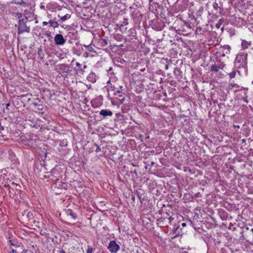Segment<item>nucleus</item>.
I'll return each mask as SVG.
<instances>
[{
  "label": "nucleus",
  "instance_id": "nucleus-1",
  "mask_svg": "<svg viewBox=\"0 0 253 253\" xmlns=\"http://www.w3.org/2000/svg\"><path fill=\"white\" fill-rule=\"evenodd\" d=\"M247 53L245 52H240L238 54L234 61L235 68H243L245 70L247 66Z\"/></svg>",
  "mask_w": 253,
  "mask_h": 253
},
{
  "label": "nucleus",
  "instance_id": "nucleus-42",
  "mask_svg": "<svg viewBox=\"0 0 253 253\" xmlns=\"http://www.w3.org/2000/svg\"><path fill=\"white\" fill-rule=\"evenodd\" d=\"M60 253H66L64 251L62 250V251H61Z\"/></svg>",
  "mask_w": 253,
  "mask_h": 253
},
{
  "label": "nucleus",
  "instance_id": "nucleus-57",
  "mask_svg": "<svg viewBox=\"0 0 253 253\" xmlns=\"http://www.w3.org/2000/svg\"><path fill=\"white\" fill-rule=\"evenodd\" d=\"M81 71H82L83 72H84V71L83 70V69H81Z\"/></svg>",
  "mask_w": 253,
  "mask_h": 253
},
{
  "label": "nucleus",
  "instance_id": "nucleus-40",
  "mask_svg": "<svg viewBox=\"0 0 253 253\" xmlns=\"http://www.w3.org/2000/svg\"><path fill=\"white\" fill-rule=\"evenodd\" d=\"M169 65L167 64V65H166V66H165V69L166 70H168V69H169Z\"/></svg>",
  "mask_w": 253,
  "mask_h": 253
},
{
  "label": "nucleus",
  "instance_id": "nucleus-3",
  "mask_svg": "<svg viewBox=\"0 0 253 253\" xmlns=\"http://www.w3.org/2000/svg\"><path fill=\"white\" fill-rule=\"evenodd\" d=\"M230 49L231 48L229 45H224L220 46L216 53L220 57H224L226 54L230 53Z\"/></svg>",
  "mask_w": 253,
  "mask_h": 253
},
{
  "label": "nucleus",
  "instance_id": "nucleus-26",
  "mask_svg": "<svg viewBox=\"0 0 253 253\" xmlns=\"http://www.w3.org/2000/svg\"><path fill=\"white\" fill-rule=\"evenodd\" d=\"M114 95L118 94L119 97H123L124 93L122 92V91H121L120 90H117L116 92H114Z\"/></svg>",
  "mask_w": 253,
  "mask_h": 253
},
{
  "label": "nucleus",
  "instance_id": "nucleus-31",
  "mask_svg": "<svg viewBox=\"0 0 253 253\" xmlns=\"http://www.w3.org/2000/svg\"><path fill=\"white\" fill-rule=\"evenodd\" d=\"M95 145L96 147V149L95 150V152H100L101 151V149L100 148L99 146L97 144H95Z\"/></svg>",
  "mask_w": 253,
  "mask_h": 253
},
{
  "label": "nucleus",
  "instance_id": "nucleus-51",
  "mask_svg": "<svg viewBox=\"0 0 253 253\" xmlns=\"http://www.w3.org/2000/svg\"><path fill=\"white\" fill-rule=\"evenodd\" d=\"M111 88H112L113 90H115V89H114V88H115V87L114 86H113H113H111Z\"/></svg>",
  "mask_w": 253,
  "mask_h": 253
},
{
  "label": "nucleus",
  "instance_id": "nucleus-54",
  "mask_svg": "<svg viewBox=\"0 0 253 253\" xmlns=\"http://www.w3.org/2000/svg\"><path fill=\"white\" fill-rule=\"evenodd\" d=\"M122 87H122V86H119V88H120V89H121Z\"/></svg>",
  "mask_w": 253,
  "mask_h": 253
},
{
  "label": "nucleus",
  "instance_id": "nucleus-9",
  "mask_svg": "<svg viewBox=\"0 0 253 253\" xmlns=\"http://www.w3.org/2000/svg\"><path fill=\"white\" fill-rule=\"evenodd\" d=\"M58 70V72L60 74L68 73L71 71L70 66L66 64H61L59 66Z\"/></svg>",
  "mask_w": 253,
  "mask_h": 253
},
{
  "label": "nucleus",
  "instance_id": "nucleus-56",
  "mask_svg": "<svg viewBox=\"0 0 253 253\" xmlns=\"http://www.w3.org/2000/svg\"><path fill=\"white\" fill-rule=\"evenodd\" d=\"M182 253H188L187 252H183Z\"/></svg>",
  "mask_w": 253,
  "mask_h": 253
},
{
  "label": "nucleus",
  "instance_id": "nucleus-4",
  "mask_svg": "<svg viewBox=\"0 0 253 253\" xmlns=\"http://www.w3.org/2000/svg\"><path fill=\"white\" fill-rule=\"evenodd\" d=\"M120 248V246L114 240L110 242L108 247L109 251L113 253H116L119 250Z\"/></svg>",
  "mask_w": 253,
  "mask_h": 253
},
{
  "label": "nucleus",
  "instance_id": "nucleus-59",
  "mask_svg": "<svg viewBox=\"0 0 253 253\" xmlns=\"http://www.w3.org/2000/svg\"><path fill=\"white\" fill-rule=\"evenodd\" d=\"M43 169H44V170H45V169H45V167H44V168H43Z\"/></svg>",
  "mask_w": 253,
  "mask_h": 253
},
{
  "label": "nucleus",
  "instance_id": "nucleus-27",
  "mask_svg": "<svg viewBox=\"0 0 253 253\" xmlns=\"http://www.w3.org/2000/svg\"><path fill=\"white\" fill-rule=\"evenodd\" d=\"M23 15L24 16V18H22L21 20H23L24 23H26L28 20V17L26 15V11L24 12Z\"/></svg>",
  "mask_w": 253,
  "mask_h": 253
},
{
  "label": "nucleus",
  "instance_id": "nucleus-33",
  "mask_svg": "<svg viewBox=\"0 0 253 253\" xmlns=\"http://www.w3.org/2000/svg\"><path fill=\"white\" fill-rule=\"evenodd\" d=\"M76 65L77 66L79 67V68H81L82 65L80 63L77 62Z\"/></svg>",
  "mask_w": 253,
  "mask_h": 253
},
{
  "label": "nucleus",
  "instance_id": "nucleus-2",
  "mask_svg": "<svg viewBox=\"0 0 253 253\" xmlns=\"http://www.w3.org/2000/svg\"><path fill=\"white\" fill-rule=\"evenodd\" d=\"M24 32L30 33V27L28 26L26 23H24L23 20H19L17 33L18 35H20Z\"/></svg>",
  "mask_w": 253,
  "mask_h": 253
},
{
  "label": "nucleus",
  "instance_id": "nucleus-58",
  "mask_svg": "<svg viewBox=\"0 0 253 253\" xmlns=\"http://www.w3.org/2000/svg\"><path fill=\"white\" fill-rule=\"evenodd\" d=\"M236 85H237V84H236V85H235V84H234V85H233V86H236Z\"/></svg>",
  "mask_w": 253,
  "mask_h": 253
},
{
  "label": "nucleus",
  "instance_id": "nucleus-22",
  "mask_svg": "<svg viewBox=\"0 0 253 253\" xmlns=\"http://www.w3.org/2000/svg\"><path fill=\"white\" fill-rule=\"evenodd\" d=\"M212 6H213V8L215 10H216V11L219 10L218 12H221V8L218 6V3L214 2L213 3Z\"/></svg>",
  "mask_w": 253,
  "mask_h": 253
},
{
  "label": "nucleus",
  "instance_id": "nucleus-13",
  "mask_svg": "<svg viewBox=\"0 0 253 253\" xmlns=\"http://www.w3.org/2000/svg\"><path fill=\"white\" fill-rule=\"evenodd\" d=\"M87 80L92 83H94L96 81V75L94 73L91 72L87 76Z\"/></svg>",
  "mask_w": 253,
  "mask_h": 253
},
{
  "label": "nucleus",
  "instance_id": "nucleus-24",
  "mask_svg": "<svg viewBox=\"0 0 253 253\" xmlns=\"http://www.w3.org/2000/svg\"><path fill=\"white\" fill-rule=\"evenodd\" d=\"M58 17H60V19L62 21H64L70 18V15L66 14V15L62 17H60L59 15H58Z\"/></svg>",
  "mask_w": 253,
  "mask_h": 253
},
{
  "label": "nucleus",
  "instance_id": "nucleus-28",
  "mask_svg": "<svg viewBox=\"0 0 253 253\" xmlns=\"http://www.w3.org/2000/svg\"><path fill=\"white\" fill-rule=\"evenodd\" d=\"M164 219H166V218H165ZM174 219V218L172 217L171 216H170L167 218V221L169 224H171L172 221Z\"/></svg>",
  "mask_w": 253,
  "mask_h": 253
},
{
  "label": "nucleus",
  "instance_id": "nucleus-17",
  "mask_svg": "<svg viewBox=\"0 0 253 253\" xmlns=\"http://www.w3.org/2000/svg\"><path fill=\"white\" fill-rule=\"evenodd\" d=\"M49 24H50V27H53L54 28H56L58 27L59 24L57 21H56V18H54L53 19H50L48 21Z\"/></svg>",
  "mask_w": 253,
  "mask_h": 253
},
{
  "label": "nucleus",
  "instance_id": "nucleus-29",
  "mask_svg": "<svg viewBox=\"0 0 253 253\" xmlns=\"http://www.w3.org/2000/svg\"><path fill=\"white\" fill-rule=\"evenodd\" d=\"M93 251V248L92 247H88L86 250V253H92Z\"/></svg>",
  "mask_w": 253,
  "mask_h": 253
},
{
  "label": "nucleus",
  "instance_id": "nucleus-46",
  "mask_svg": "<svg viewBox=\"0 0 253 253\" xmlns=\"http://www.w3.org/2000/svg\"><path fill=\"white\" fill-rule=\"evenodd\" d=\"M48 37H50V33L46 34Z\"/></svg>",
  "mask_w": 253,
  "mask_h": 253
},
{
  "label": "nucleus",
  "instance_id": "nucleus-10",
  "mask_svg": "<svg viewBox=\"0 0 253 253\" xmlns=\"http://www.w3.org/2000/svg\"><path fill=\"white\" fill-rule=\"evenodd\" d=\"M31 94L21 95L18 96V99L22 103L28 102L31 100Z\"/></svg>",
  "mask_w": 253,
  "mask_h": 253
},
{
  "label": "nucleus",
  "instance_id": "nucleus-23",
  "mask_svg": "<svg viewBox=\"0 0 253 253\" xmlns=\"http://www.w3.org/2000/svg\"><path fill=\"white\" fill-rule=\"evenodd\" d=\"M100 43L102 46H106L108 45V42L105 39H101L100 40Z\"/></svg>",
  "mask_w": 253,
  "mask_h": 253
},
{
  "label": "nucleus",
  "instance_id": "nucleus-39",
  "mask_svg": "<svg viewBox=\"0 0 253 253\" xmlns=\"http://www.w3.org/2000/svg\"><path fill=\"white\" fill-rule=\"evenodd\" d=\"M63 144L65 143V145H67V141L66 140H63L62 141Z\"/></svg>",
  "mask_w": 253,
  "mask_h": 253
},
{
  "label": "nucleus",
  "instance_id": "nucleus-19",
  "mask_svg": "<svg viewBox=\"0 0 253 253\" xmlns=\"http://www.w3.org/2000/svg\"><path fill=\"white\" fill-rule=\"evenodd\" d=\"M10 246L14 247L15 248L19 247V244L15 240L10 239L8 241Z\"/></svg>",
  "mask_w": 253,
  "mask_h": 253
},
{
  "label": "nucleus",
  "instance_id": "nucleus-49",
  "mask_svg": "<svg viewBox=\"0 0 253 253\" xmlns=\"http://www.w3.org/2000/svg\"><path fill=\"white\" fill-rule=\"evenodd\" d=\"M9 105H10L9 103L7 104L6 107L7 108L8 106H9Z\"/></svg>",
  "mask_w": 253,
  "mask_h": 253
},
{
  "label": "nucleus",
  "instance_id": "nucleus-12",
  "mask_svg": "<svg viewBox=\"0 0 253 253\" xmlns=\"http://www.w3.org/2000/svg\"><path fill=\"white\" fill-rule=\"evenodd\" d=\"M22 215L27 220H30L33 217V213L27 210L24 211L22 213Z\"/></svg>",
  "mask_w": 253,
  "mask_h": 253
},
{
  "label": "nucleus",
  "instance_id": "nucleus-60",
  "mask_svg": "<svg viewBox=\"0 0 253 253\" xmlns=\"http://www.w3.org/2000/svg\"><path fill=\"white\" fill-rule=\"evenodd\" d=\"M252 232L253 233V228H252Z\"/></svg>",
  "mask_w": 253,
  "mask_h": 253
},
{
  "label": "nucleus",
  "instance_id": "nucleus-53",
  "mask_svg": "<svg viewBox=\"0 0 253 253\" xmlns=\"http://www.w3.org/2000/svg\"><path fill=\"white\" fill-rule=\"evenodd\" d=\"M40 166L42 167V164L40 163Z\"/></svg>",
  "mask_w": 253,
  "mask_h": 253
},
{
  "label": "nucleus",
  "instance_id": "nucleus-11",
  "mask_svg": "<svg viewBox=\"0 0 253 253\" xmlns=\"http://www.w3.org/2000/svg\"><path fill=\"white\" fill-rule=\"evenodd\" d=\"M128 36L131 37V40L137 39V37L136 36V31L134 28H130L128 31Z\"/></svg>",
  "mask_w": 253,
  "mask_h": 253
},
{
  "label": "nucleus",
  "instance_id": "nucleus-44",
  "mask_svg": "<svg viewBox=\"0 0 253 253\" xmlns=\"http://www.w3.org/2000/svg\"><path fill=\"white\" fill-rule=\"evenodd\" d=\"M242 142H246V139H243L242 140Z\"/></svg>",
  "mask_w": 253,
  "mask_h": 253
},
{
  "label": "nucleus",
  "instance_id": "nucleus-52",
  "mask_svg": "<svg viewBox=\"0 0 253 253\" xmlns=\"http://www.w3.org/2000/svg\"><path fill=\"white\" fill-rule=\"evenodd\" d=\"M112 67H110V69L108 70V71H110V70H112Z\"/></svg>",
  "mask_w": 253,
  "mask_h": 253
},
{
  "label": "nucleus",
  "instance_id": "nucleus-38",
  "mask_svg": "<svg viewBox=\"0 0 253 253\" xmlns=\"http://www.w3.org/2000/svg\"><path fill=\"white\" fill-rule=\"evenodd\" d=\"M10 253H16V251L15 250L12 249V250L11 251Z\"/></svg>",
  "mask_w": 253,
  "mask_h": 253
},
{
  "label": "nucleus",
  "instance_id": "nucleus-47",
  "mask_svg": "<svg viewBox=\"0 0 253 253\" xmlns=\"http://www.w3.org/2000/svg\"><path fill=\"white\" fill-rule=\"evenodd\" d=\"M44 177H48V178H49V177H50V175H44Z\"/></svg>",
  "mask_w": 253,
  "mask_h": 253
},
{
  "label": "nucleus",
  "instance_id": "nucleus-14",
  "mask_svg": "<svg viewBox=\"0 0 253 253\" xmlns=\"http://www.w3.org/2000/svg\"><path fill=\"white\" fill-rule=\"evenodd\" d=\"M99 114L103 116L104 118H105L107 116H112L113 113L110 110L102 109L100 111Z\"/></svg>",
  "mask_w": 253,
  "mask_h": 253
},
{
  "label": "nucleus",
  "instance_id": "nucleus-25",
  "mask_svg": "<svg viewBox=\"0 0 253 253\" xmlns=\"http://www.w3.org/2000/svg\"><path fill=\"white\" fill-rule=\"evenodd\" d=\"M39 139V138L36 135H35V134H32L31 136V137H30V139L29 140H28V145H30V143L33 140V139Z\"/></svg>",
  "mask_w": 253,
  "mask_h": 253
},
{
  "label": "nucleus",
  "instance_id": "nucleus-41",
  "mask_svg": "<svg viewBox=\"0 0 253 253\" xmlns=\"http://www.w3.org/2000/svg\"><path fill=\"white\" fill-rule=\"evenodd\" d=\"M12 185H15V184H14L13 182H12ZM15 186H16V187L17 186H19V187H20V186H19V185H17V184H15Z\"/></svg>",
  "mask_w": 253,
  "mask_h": 253
},
{
  "label": "nucleus",
  "instance_id": "nucleus-50",
  "mask_svg": "<svg viewBox=\"0 0 253 253\" xmlns=\"http://www.w3.org/2000/svg\"><path fill=\"white\" fill-rule=\"evenodd\" d=\"M154 164H155V162H152L151 163V165H152V166L154 165Z\"/></svg>",
  "mask_w": 253,
  "mask_h": 253
},
{
  "label": "nucleus",
  "instance_id": "nucleus-20",
  "mask_svg": "<svg viewBox=\"0 0 253 253\" xmlns=\"http://www.w3.org/2000/svg\"><path fill=\"white\" fill-rule=\"evenodd\" d=\"M220 69V66H217L216 64H213L211 67V71L212 72H217Z\"/></svg>",
  "mask_w": 253,
  "mask_h": 253
},
{
  "label": "nucleus",
  "instance_id": "nucleus-43",
  "mask_svg": "<svg viewBox=\"0 0 253 253\" xmlns=\"http://www.w3.org/2000/svg\"><path fill=\"white\" fill-rule=\"evenodd\" d=\"M24 11H26V15L28 16V11L25 10Z\"/></svg>",
  "mask_w": 253,
  "mask_h": 253
},
{
  "label": "nucleus",
  "instance_id": "nucleus-18",
  "mask_svg": "<svg viewBox=\"0 0 253 253\" xmlns=\"http://www.w3.org/2000/svg\"><path fill=\"white\" fill-rule=\"evenodd\" d=\"M237 72H238L239 74H240V71L238 70V68L233 69V71L228 73V75L230 79H233L235 77Z\"/></svg>",
  "mask_w": 253,
  "mask_h": 253
},
{
  "label": "nucleus",
  "instance_id": "nucleus-7",
  "mask_svg": "<svg viewBox=\"0 0 253 253\" xmlns=\"http://www.w3.org/2000/svg\"><path fill=\"white\" fill-rule=\"evenodd\" d=\"M61 168L59 166H55L50 171L51 176L58 179L60 177Z\"/></svg>",
  "mask_w": 253,
  "mask_h": 253
},
{
  "label": "nucleus",
  "instance_id": "nucleus-6",
  "mask_svg": "<svg viewBox=\"0 0 253 253\" xmlns=\"http://www.w3.org/2000/svg\"><path fill=\"white\" fill-rule=\"evenodd\" d=\"M54 42L56 45H62L65 43L66 40L62 34H58L54 37Z\"/></svg>",
  "mask_w": 253,
  "mask_h": 253
},
{
  "label": "nucleus",
  "instance_id": "nucleus-5",
  "mask_svg": "<svg viewBox=\"0 0 253 253\" xmlns=\"http://www.w3.org/2000/svg\"><path fill=\"white\" fill-rule=\"evenodd\" d=\"M170 233L173 235L174 237H176L181 235L182 231L179 222L177 224H174V226Z\"/></svg>",
  "mask_w": 253,
  "mask_h": 253
},
{
  "label": "nucleus",
  "instance_id": "nucleus-55",
  "mask_svg": "<svg viewBox=\"0 0 253 253\" xmlns=\"http://www.w3.org/2000/svg\"><path fill=\"white\" fill-rule=\"evenodd\" d=\"M4 186H5V187H8V186H9V185H4Z\"/></svg>",
  "mask_w": 253,
  "mask_h": 253
},
{
  "label": "nucleus",
  "instance_id": "nucleus-62",
  "mask_svg": "<svg viewBox=\"0 0 253 253\" xmlns=\"http://www.w3.org/2000/svg\"><path fill=\"white\" fill-rule=\"evenodd\" d=\"M252 84H253V81H252Z\"/></svg>",
  "mask_w": 253,
  "mask_h": 253
},
{
  "label": "nucleus",
  "instance_id": "nucleus-34",
  "mask_svg": "<svg viewBox=\"0 0 253 253\" xmlns=\"http://www.w3.org/2000/svg\"><path fill=\"white\" fill-rule=\"evenodd\" d=\"M243 100H244V102H246V103H248V101L247 100V97H244L243 98Z\"/></svg>",
  "mask_w": 253,
  "mask_h": 253
},
{
  "label": "nucleus",
  "instance_id": "nucleus-15",
  "mask_svg": "<svg viewBox=\"0 0 253 253\" xmlns=\"http://www.w3.org/2000/svg\"><path fill=\"white\" fill-rule=\"evenodd\" d=\"M66 214L68 216H70L73 219H76L77 217V215L76 212H74L71 209H67L66 211Z\"/></svg>",
  "mask_w": 253,
  "mask_h": 253
},
{
  "label": "nucleus",
  "instance_id": "nucleus-21",
  "mask_svg": "<svg viewBox=\"0 0 253 253\" xmlns=\"http://www.w3.org/2000/svg\"><path fill=\"white\" fill-rule=\"evenodd\" d=\"M83 46H84L85 48V49L89 52H95V51L94 50V49L92 47L91 44H89L88 45H83Z\"/></svg>",
  "mask_w": 253,
  "mask_h": 253
},
{
  "label": "nucleus",
  "instance_id": "nucleus-48",
  "mask_svg": "<svg viewBox=\"0 0 253 253\" xmlns=\"http://www.w3.org/2000/svg\"><path fill=\"white\" fill-rule=\"evenodd\" d=\"M234 127H237V128H238L240 127H239V126H234Z\"/></svg>",
  "mask_w": 253,
  "mask_h": 253
},
{
  "label": "nucleus",
  "instance_id": "nucleus-32",
  "mask_svg": "<svg viewBox=\"0 0 253 253\" xmlns=\"http://www.w3.org/2000/svg\"><path fill=\"white\" fill-rule=\"evenodd\" d=\"M123 23L125 24V25H127L128 24V21H127V19L126 18H124V22Z\"/></svg>",
  "mask_w": 253,
  "mask_h": 253
},
{
  "label": "nucleus",
  "instance_id": "nucleus-8",
  "mask_svg": "<svg viewBox=\"0 0 253 253\" xmlns=\"http://www.w3.org/2000/svg\"><path fill=\"white\" fill-rule=\"evenodd\" d=\"M33 104L35 106L36 112L39 111V113L43 114L44 107L40 100H38L37 101L33 102Z\"/></svg>",
  "mask_w": 253,
  "mask_h": 253
},
{
  "label": "nucleus",
  "instance_id": "nucleus-37",
  "mask_svg": "<svg viewBox=\"0 0 253 253\" xmlns=\"http://www.w3.org/2000/svg\"><path fill=\"white\" fill-rule=\"evenodd\" d=\"M125 100V97L122 98L121 99V100H120V101H121V103H122H122H124V101Z\"/></svg>",
  "mask_w": 253,
  "mask_h": 253
},
{
  "label": "nucleus",
  "instance_id": "nucleus-45",
  "mask_svg": "<svg viewBox=\"0 0 253 253\" xmlns=\"http://www.w3.org/2000/svg\"><path fill=\"white\" fill-rule=\"evenodd\" d=\"M86 67H87V66L86 65H84V67H83L84 69H85Z\"/></svg>",
  "mask_w": 253,
  "mask_h": 253
},
{
  "label": "nucleus",
  "instance_id": "nucleus-35",
  "mask_svg": "<svg viewBox=\"0 0 253 253\" xmlns=\"http://www.w3.org/2000/svg\"><path fill=\"white\" fill-rule=\"evenodd\" d=\"M180 226H181L182 227H184L186 226V224L185 222L182 223L180 224Z\"/></svg>",
  "mask_w": 253,
  "mask_h": 253
},
{
  "label": "nucleus",
  "instance_id": "nucleus-61",
  "mask_svg": "<svg viewBox=\"0 0 253 253\" xmlns=\"http://www.w3.org/2000/svg\"><path fill=\"white\" fill-rule=\"evenodd\" d=\"M74 61V60H73L72 61V63H73Z\"/></svg>",
  "mask_w": 253,
  "mask_h": 253
},
{
  "label": "nucleus",
  "instance_id": "nucleus-30",
  "mask_svg": "<svg viewBox=\"0 0 253 253\" xmlns=\"http://www.w3.org/2000/svg\"><path fill=\"white\" fill-rule=\"evenodd\" d=\"M16 14H17L18 18L19 19V20H20V19H22V17L23 14H22L21 13L18 12L16 13Z\"/></svg>",
  "mask_w": 253,
  "mask_h": 253
},
{
  "label": "nucleus",
  "instance_id": "nucleus-36",
  "mask_svg": "<svg viewBox=\"0 0 253 253\" xmlns=\"http://www.w3.org/2000/svg\"><path fill=\"white\" fill-rule=\"evenodd\" d=\"M48 24H49L48 22L43 21L42 22L43 26H45V25H47Z\"/></svg>",
  "mask_w": 253,
  "mask_h": 253
},
{
  "label": "nucleus",
  "instance_id": "nucleus-16",
  "mask_svg": "<svg viewBox=\"0 0 253 253\" xmlns=\"http://www.w3.org/2000/svg\"><path fill=\"white\" fill-rule=\"evenodd\" d=\"M252 44L251 41H247L245 40H242L241 45L244 49L248 48Z\"/></svg>",
  "mask_w": 253,
  "mask_h": 253
}]
</instances>
